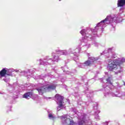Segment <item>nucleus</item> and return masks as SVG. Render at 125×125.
Listing matches in <instances>:
<instances>
[{"instance_id":"8","label":"nucleus","mask_w":125,"mask_h":125,"mask_svg":"<svg viewBox=\"0 0 125 125\" xmlns=\"http://www.w3.org/2000/svg\"><path fill=\"white\" fill-rule=\"evenodd\" d=\"M125 5V0H118L117 1L118 7H123Z\"/></svg>"},{"instance_id":"3","label":"nucleus","mask_w":125,"mask_h":125,"mask_svg":"<svg viewBox=\"0 0 125 125\" xmlns=\"http://www.w3.org/2000/svg\"><path fill=\"white\" fill-rule=\"evenodd\" d=\"M61 119L62 121L64 122V124H66V125H77V123H75L74 121L71 120L70 118H67V115H65L64 116H62Z\"/></svg>"},{"instance_id":"7","label":"nucleus","mask_w":125,"mask_h":125,"mask_svg":"<svg viewBox=\"0 0 125 125\" xmlns=\"http://www.w3.org/2000/svg\"><path fill=\"white\" fill-rule=\"evenodd\" d=\"M31 96H33V92H28L24 94L23 95V98H25V99H29V98H31Z\"/></svg>"},{"instance_id":"6","label":"nucleus","mask_w":125,"mask_h":125,"mask_svg":"<svg viewBox=\"0 0 125 125\" xmlns=\"http://www.w3.org/2000/svg\"><path fill=\"white\" fill-rule=\"evenodd\" d=\"M110 17H107L104 20L98 23L97 25V27H100V24L104 23L105 25L106 24H110Z\"/></svg>"},{"instance_id":"9","label":"nucleus","mask_w":125,"mask_h":125,"mask_svg":"<svg viewBox=\"0 0 125 125\" xmlns=\"http://www.w3.org/2000/svg\"><path fill=\"white\" fill-rule=\"evenodd\" d=\"M88 60L90 61L92 65L95 62V61H96V59H95L94 58H89Z\"/></svg>"},{"instance_id":"4","label":"nucleus","mask_w":125,"mask_h":125,"mask_svg":"<svg viewBox=\"0 0 125 125\" xmlns=\"http://www.w3.org/2000/svg\"><path fill=\"white\" fill-rule=\"evenodd\" d=\"M6 76L12 77V74L8 73V72H7V68H4L0 71V79L3 78V77L6 78Z\"/></svg>"},{"instance_id":"16","label":"nucleus","mask_w":125,"mask_h":125,"mask_svg":"<svg viewBox=\"0 0 125 125\" xmlns=\"http://www.w3.org/2000/svg\"><path fill=\"white\" fill-rule=\"evenodd\" d=\"M124 85L125 86V82L124 83Z\"/></svg>"},{"instance_id":"11","label":"nucleus","mask_w":125,"mask_h":125,"mask_svg":"<svg viewBox=\"0 0 125 125\" xmlns=\"http://www.w3.org/2000/svg\"><path fill=\"white\" fill-rule=\"evenodd\" d=\"M48 117L49 118V119H52V120H54V119L55 118L54 116H53V115L51 114H49Z\"/></svg>"},{"instance_id":"1","label":"nucleus","mask_w":125,"mask_h":125,"mask_svg":"<svg viewBox=\"0 0 125 125\" xmlns=\"http://www.w3.org/2000/svg\"><path fill=\"white\" fill-rule=\"evenodd\" d=\"M122 62L120 61L113 60L109 62L107 68L109 71L113 72L115 75H119L122 73Z\"/></svg>"},{"instance_id":"14","label":"nucleus","mask_w":125,"mask_h":125,"mask_svg":"<svg viewBox=\"0 0 125 125\" xmlns=\"http://www.w3.org/2000/svg\"><path fill=\"white\" fill-rule=\"evenodd\" d=\"M62 55H66V51L62 52Z\"/></svg>"},{"instance_id":"5","label":"nucleus","mask_w":125,"mask_h":125,"mask_svg":"<svg viewBox=\"0 0 125 125\" xmlns=\"http://www.w3.org/2000/svg\"><path fill=\"white\" fill-rule=\"evenodd\" d=\"M55 99L59 101V107L61 108L63 106V97L60 96L59 94H56L55 96Z\"/></svg>"},{"instance_id":"13","label":"nucleus","mask_w":125,"mask_h":125,"mask_svg":"<svg viewBox=\"0 0 125 125\" xmlns=\"http://www.w3.org/2000/svg\"><path fill=\"white\" fill-rule=\"evenodd\" d=\"M80 33L82 35H84V34L85 33V29H83L82 30H81Z\"/></svg>"},{"instance_id":"2","label":"nucleus","mask_w":125,"mask_h":125,"mask_svg":"<svg viewBox=\"0 0 125 125\" xmlns=\"http://www.w3.org/2000/svg\"><path fill=\"white\" fill-rule=\"evenodd\" d=\"M55 88H56V85L53 84L48 86L43 85L39 88H36V90L38 91L39 94L40 95H43V93L46 92L48 90H50V89H55Z\"/></svg>"},{"instance_id":"15","label":"nucleus","mask_w":125,"mask_h":125,"mask_svg":"<svg viewBox=\"0 0 125 125\" xmlns=\"http://www.w3.org/2000/svg\"><path fill=\"white\" fill-rule=\"evenodd\" d=\"M110 79H111L110 77H108L107 79H106V82H110Z\"/></svg>"},{"instance_id":"10","label":"nucleus","mask_w":125,"mask_h":125,"mask_svg":"<svg viewBox=\"0 0 125 125\" xmlns=\"http://www.w3.org/2000/svg\"><path fill=\"white\" fill-rule=\"evenodd\" d=\"M84 64L85 66H90V65H92L90 62L88 60L87 61H86Z\"/></svg>"},{"instance_id":"12","label":"nucleus","mask_w":125,"mask_h":125,"mask_svg":"<svg viewBox=\"0 0 125 125\" xmlns=\"http://www.w3.org/2000/svg\"><path fill=\"white\" fill-rule=\"evenodd\" d=\"M84 121L83 120H81L80 121H79V125H83V124H84Z\"/></svg>"},{"instance_id":"17","label":"nucleus","mask_w":125,"mask_h":125,"mask_svg":"<svg viewBox=\"0 0 125 125\" xmlns=\"http://www.w3.org/2000/svg\"><path fill=\"white\" fill-rule=\"evenodd\" d=\"M60 1H61V0H59Z\"/></svg>"}]
</instances>
